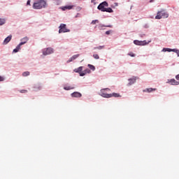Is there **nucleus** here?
<instances>
[{
	"label": "nucleus",
	"mask_w": 179,
	"mask_h": 179,
	"mask_svg": "<svg viewBox=\"0 0 179 179\" xmlns=\"http://www.w3.org/2000/svg\"><path fill=\"white\" fill-rule=\"evenodd\" d=\"M47 7V1L38 0L33 4L34 9H43V8Z\"/></svg>",
	"instance_id": "f257e3e1"
},
{
	"label": "nucleus",
	"mask_w": 179,
	"mask_h": 179,
	"mask_svg": "<svg viewBox=\"0 0 179 179\" xmlns=\"http://www.w3.org/2000/svg\"><path fill=\"white\" fill-rule=\"evenodd\" d=\"M106 92H110L109 88H105L101 90L99 94L101 96V97H105L106 99H110L111 97V95L110 94H107Z\"/></svg>",
	"instance_id": "f03ea898"
},
{
	"label": "nucleus",
	"mask_w": 179,
	"mask_h": 179,
	"mask_svg": "<svg viewBox=\"0 0 179 179\" xmlns=\"http://www.w3.org/2000/svg\"><path fill=\"white\" fill-rule=\"evenodd\" d=\"M166 17H169V14L167 13H166L164 10H162V11H159L157 13V16H155V19H162V18H166Z\"/></svg>",
	"instance_id": "7ed1b4c3"
},
{
	"label": "nucleus",
	"mask_w": 179,
	"mask_h": 179,
	"mask_svg": "<svg viewBox=\"0 0 179 179\" xmlns=\"http://www.w3.org/2000/svg\"><path fill=\"white\" fill-rule=\"evenodd\" d=\"M107 6H108V3L103 1L98 6V9L99 10H101V12H104V10H106V7Z\"/></svg>",
	"instance_id": "20e7f679"
},
{
	"label": "nucleus",
	"mask_w": 179,
	"mask_h": 179,
	"mask_svg": "<svg viewBox=\"0 0 179 179\" xmlns=\"http://www.w3.org/2000/svg\"><path fill=\"white\" fill-rule=\"evenodd\" d=\"M69 29L66 28V24H61L59 26V33H68Z\"/></svg>",
	"instance_id": "39448f33"
},
{
	"label": "nucleus",
	"mask_w": 179,
	"mask_h": 179,
	"mask_svg": "<svg viewBox=\"0 0 179 179\" xmlns=\"http://www.w3.org/2000/svg\"><path fill=\"white\" fill-rule=\"evenodd\" d=\"M52 52H54V50L51 48H48L43 50V55H50V54H52Z\"/></svg>",
	"instance_id": "423d86ee"
},
{
	"label": "nucleus",
	"mask_w": 179,
	"mask_h": 179,
	"mask_svg": "<svg viewBox=\"0 0 179 179\" xmlns=\"http://www.w3.org/2000/svg\"><path fill=\"white\" fill-rule=\"evenodd\" d=\"M134 43L136 45H146V41H138V40H135L134 41Z\"/></svg>",
	"instance_id": "0eeeda50"
},
{
	"label": "nucleus",
	"mask_w": 179,
	"mask_h": 179,
	"mask_svg": "<svg viewBox=\"0 0 179 179\" xmlns=\"http://www.w3.org/2000/svg\"><path fill=\"white\" fill-rule=\"evenodd\" d=\"M74 6H66L61 7L62 10H71V9H73Z\"/></svg>",
	"instance_id": "6e6552de"
},
{
	"label": "nucleus",
	"mask_w": 179,
	"mask_h": 179,
	"mask_svg": "<svg viewBox=\"0 0 179 179\" xmlns=\"http://www.w3.org/2000/svg\"><path fill=\"white\" fill-rule=\"evenodd\" d=\"M79 57V55H74L72 57H71L68 61L67 63L69 64V62H72V61H75L76 58Z\"/></svg>",
	"instance_id": "1a4fd4ad"
},
{
	"label": "nucleus",
	"mask_w": 179,
	"mask_h": 179,
	"mask_svg": "<svg viewBox=\"0 0 179 179\" xmlns=\"http://www.w3.org/2000/svg\"><path fill=\"white\" fill-rule=\"evenodd\" d=\"M12 40V35L8 36L7 38L4 39L3 44L6 45L9 41Z\"/></svg>",
	"instance_id": "9d476101"
},
{
	"label": "nucleus",
	"mask_w": 179,
	"mask_h": 179,
	"mask_svg": "<svg viewBox=\"0 0 179 179\" xmlns=\"http://www.w3.org/2000/svg\"><path fill=\"white\" fill-rule=\"evenodd\" d=\"M71 96L73 97H82V94L78 92H75L71 94Z\"/></svg>",
	"instance_id": "9b49d317"
},
{
	"label": "nucleus",
	"mask_w": 179,
	"mask_h": 179,
	"mask_svg": "<svg viewBox=\"0 0 179 179\" xmlns=\"http://www.w3.org/2000/svg\"><path fill=\"white\" fill-rule=\"evenodd\" d=\"M29 41V38L24 37L21 40V43H20V45H23L24 44H26Z\"/></svg>",
	"instance_id": "f8f14e48"
},
{
	"label": "nucleus",
	"mask_w": 179,
	"mask_h": 179,
	"mask_svg": "<svg viewBox=\"0 0 179 179\" xmlns=\"http://www.w3.org/2000/svg\"><path fill=\"white\" fill-rule=\"evenodd\" d=\"M87 73H90V69H87L84 71L80 73V76H85Z\"/></svg>",
	"instance_id": "ddd939ff"
},
{
	"label": "nucleus",
	"mask_w": 179,
	"mask_h": 179,
	"mask_svg": "<svg viewBox=\"0 0 179 179\" xmlns=\"http://www.w3.org/2000/svg\"><path fill=\"white\" fill-rule=\"evenodd\" d=\"M82 71H83V66H80V67L74 69V72H76V73H80V74L81 72H83Z\"/></svg>",
	"instance_id": "4468645a"
},
{
	"label": "nucleus",
	"mask_w": 179,
	"mask_h": 179,
	"mask_svg": "<svg viewBox=\"0 0 179 179\" xmlns=\"http://www.w3.org/2000/svg\"><path fill=\"white\" fill-rule=\"evenodd\" d=\"M169 83H171V85H179V82L176 80V79H171L169 80Z\"/></svg>",
	"instance_id": "2eb2a0df"
},
{
	"label": "nucleus",
	"mask_w": 179,
	"mask_h": 179,
	"mask_svg": "<svg viewBox=\"0 0 179 179\" xmlns=\"http://www.w3.org/2000/svg\"><path fill=\"white\" fill-rule=\"evenodd\" d=\"M135 82H136V78H129V85L131 86V85H134V83H135Z\"/></svg>",
	"instance_id": "dca6fc26"
},
{
	"label": "nucleus",
	"mask_w": 179,
	"mask_h": 179,
	"mask_svg": "<svg viewBox=\"0 0 179 179\" xmlns=\"http://www.w3.org/2000/svg\"><path fill=\"white\" fill-rule=\"evenodd\" d=\"M64 90H72L73 89H75V87H72V86H66L64 87Z\"/></svg>",
	"instance_id": "f3484780"
},
{
	"label": "nucleus",
	"mask_w": 179,
	"mask_h": 179,
	"mask_svg": "<svg viewBox=\"0 0 179 179\" xmlns=\"http://www.w3.org/2000/svg\"><path fill=\"white\" fill-rule=\"evenodd\" d=\"M156 90V88H148L146 90H144L143 92H148V93H150V92H155Z\"/></svg>",
	"instance_id": "a211bd4d"
},
{
	"label": "nucleus",
	"mask_w": 179,
	"mask_h": 179,
	"mask_svg": "<svg viewBox=\"0 0 179 179\" xmlns=\"http://www.w3.org/2000/svg\"><path fill=\"white\" fill-rule=\"evenodd\" d=\"M104 12H108V13H113L114 11L113 10V8H105Z\"/></svg>",
	"instance_id": "6ab92c4d"
},
{
	"label": "nucleus",
	"mask_w": 179,
	"mask_h": 179,
	"mask_svg": "<svg viewBox=\"0 0 179 179\" xmlns=\"http://www.w3.org/2000/svg\"><path fill=\"white\" fill-rule=\"evenodd\" d=\"M110 96H111V97H121V95L118 93L110 94Z\"/></svg>",
	"instance_id": "aec40b11"
},
{
	"label": "nucleus",
	"mask_w": 179,
	"mask_h": 179,
	"mask_svg": "<svg viewBox=\"0 0 179 179\" xmlns=\"http://www.w3.org/2000/svg\"><path fill=\"white\" fill-rule=\"evenodd\" d=\"M22 45H18L17 47H16V48L15 49H14L13 50V52H19V50H20V47H21Z\"/></svg>",
	"instance_id": "412c9836"
},
{
	"label": "nucleus",
	"mask_w": 179,
	"mask_h": 179,
	"mask_svg": "<svg viewBox=\"0 0 179 179\" xmlns=\"http://www.w3.org/2000/svg\"><path fill=\"white\" fill-rule=\"evenodd\" d=\"M88 68H90V69H91V71H95L96 70V67H94V66H93L92 64H88Z\"/></svg>",
	"instance_id": "4be33fe9"
},
{
	"label": "nucleus",
	"mask_w": 179,
	"mask_h": 179,
	"mask_svg": "<svg viewBox=\"0 0 179 179\" xmlns=\"http://www.w3.org/2000/svg\"><path fill=\"white\" fill-rule=\"evenodd\" d=\"M5 19L0 18V26H2L3 24H5Z\"/></svg>",
	"instance_id": "5701e85b"
},
{
	"label": "nucleus",
	"mask_w": 179,
	"mask_h": 179,
	"mask_svg": "<svg viewBox=\"0 0 179 179\" xmlns=\"http://www.w3.org/2000/svg\"><path fill=\"white\" fill-rule=\"evenodd\" d=\"M93 57L94 58V59H100V57L97 54L93 55Z\"/></svg>",
	"instance_id": "b1692460"
},
{
	"label": "nucleus",
	"mask_w": 179,
	"mask_h": 179,
	"mask_svg": "<svg viewBox=\"0 0 179 179\" xmlns=\"http://www.w3.org/2000/svg\"><path fill=\"white\" fill-rule=\"evenodd\" d=\"M30 75V72L29 71H25L22 73V76H29Z\"/></svg>",
	"instance_id": "393cba45"
},
{
	"label": "nucleus",
	"mask_w": 179,
	"mask_h": 179,
	"mask_svg": "<svg viewBox=\"0 0 179 179\" xmlns=\"http://www.w3.org/2000/svg\"><path fill=\"white\" fill-rule=\"evenodd\" d=\"M104 48V46H99L96 48H94V50H103Z\"/></svg>",
	"instance_id": "a878e982"
},
{
	"label": "nucleus",
	"mask_w": 179,
	"mask_h": 179,
	"mask_svg": "<svg viewBox=\"0 0 179 179\" xmlns=\"http://www.w3.org/2000/svg\"><path fill=\"white\" fill-rule=\"evenodd\" d=\"M96 23H99L98 20H92V22H91V24H96Z\"/></svg>",
	"instance_id": "bb28decb"
},
{
	"label": "nucleus",
	"mask_w": 179,
	"mask_h": 179,
	"mask_svg": "<svg viewBox=\"0 0 179 179\" xmlns=\"http://www.w3.org/2000/svg\"><path fill=\"white\" fill-rule=\"evenodd\" d=\"M163 51H168L169 52H171V51H172V49H171V48H164L163 49Z\"/></svg>",
	"instance_id": "cd10ccee"
},
{
	"label": "nucleus",
	"mask_w": 179,
	"mask_h": 179,
	"mask_svg": "<svg viewBox=\"0 0 179 179\" xmlns=\"http://www.w3.org/2000/svg\"><path fill=\"white\" fill-rule=\"evenodd\" d=\"M20 92V93H27V90H22Z\"/></svg>",
	"instance_id": "c85d7f7f"
},
{
	"label": "nucleus",
	"mask_w": 179,
	"mask_h": 179,
	"mask_svg": "<svg viewBox=\"0 0 179 179\" xmlns=\"http://www.w3.org/2000/svg\"><path fill=\"white\" fill-rule=\"evenodd\" d=\"M128 55H129L130 57H135V54H134L133 52L129 53Z\"/></svg>",
	"instance_id": "c756f323"
},
{
	"label": "nucleus",
	"mask_w": 179,
	"mask_h": 179,
	"mask_svg": "<svg viewBox=\"0 0 179 179\" xmlns=\"http://www.w3.org/2000/svg\"><path fill=\"white\" fill-rule=\"evenodd\" d=\"M5 80V78L0 76V82H3Z\"/></svg>",
	"instance_id": "7c9ffc66"
},
{
	"label": "nucleus",
	"mask_w": 179,
	"mask_h": 179,
	"mask_svg": "<svg viewBox=\"0 0 179 179\" xmlns=\"http://www.w3.org/2000/svg\"><path fill=\"white\" fill-rule=\"evenodd\" d=\"M103 27H113V25H106V26H103Z\"/></svg>",
	"instance_id": "2f4dec72"
},
{
	"label": "nucleus",
	"mask_w": 179,
	"mask_h": 179,
	"mask_svg": "<svg viewBox=\"0 0 179 179\" xmlns=\"http://www.w3.org/2000/svg\"><path fill=\"white\" fill-rule=\"evenodd\" d=\"M110 33H111V31H106V34H107V35L110 34Z\"/></svg>",
	"instance_id": "473e14b6"
},
{
	"label": "nucleus",
	"mask_w": 179,
	"mask_h": 179,
	"mask_svg": "<svg viewBox=\"0 0 179 179\" xmlns=\"http://www.w3.org/2000/svg\"><path fill=\"white\" fill-rule=\"evenodd\" d=\"M176 79L177 80H179V74L176 76Z\"/></svg>",
	"instance_id": "72a5a7b5"
},
{
	"label": "nucleus",
	"mask_w": 179,
	"mask_h": 179,
	"mask_svg": "<svg viewBox=\"0 0 179 179\" xmlns=\"http://www.w3.org/2000/svg\"><path fill=\"white\" fill-rule=\"evenodd\" d=\"M178 55V57H179V50H176V52Z\"/></svg>",
	"instance_id": "f704fd0d"
},
{
	"label": "nucleus",
	"mask_w": 179,
	"mask_h": 179,
	"mask_svg": "<svg viewBox=\"0 0 179 179\" xmlns=\"http://www.w3.org/2000/svg\"><path fill=\"white\" fill-rule=\"evenodd\" d=\"M177 50H176V49H172V52H176Z\"/></svg>",
	"instance_id": "c9c22d12"
},
{
	"label": "nucleus",
	"mask_w": 179,
	"mask_h": 179,
	"mask_svg": "<svg viewBox=\"0 0 179 179\" xmlns=\"http://www.w3.org/2000/svg\"><path fill=\"white\" fill-rule=\"evenodd\" d=\"M27 5H30V0H28V1H27Z\"/></svg>",
	"instance_id": "e433bc0d"
},
{
	"label": "nucleus",
	"mask_w": 179,
	"mask_h": 179,
	"mask_svg": "<svg viewBox=\"0 0 179 179\" xmlns=\"http://www.w3.org/2000/svg\"><path fill=\"white\" fill-rule=\"evenodd\" d=\"M93 1H94V0H92V2H93Z\"/></svg>",
	"instance_id": "4c0bfd02"
},
{
	"label": "nucleus",
	"mask_w": 179,
	"mask_h": 179,
	"mask_svg": "<svg viewBox=\"0 0 179 179\" xmlns=\"http://www.w3.org/2000/svg\"><path fill=\"white\" fill-rule=\"evenodd\" d=\"M93 1H94V0H92V2H93Z\"/></svg>",
	"instance_id": "58836bf2"
}]
</instances>
